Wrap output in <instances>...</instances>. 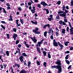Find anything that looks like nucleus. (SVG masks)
<instances>
[{"instance_id":"1","label":"nucleus","mask_w":73,"mask_h":73,"mask_svg":"<svg viewBox=\"0 0 73 73\" xmlns=\"http://www.w3.org/2000/svg\"><path fill=\"white\" fill-rule=\"evenodd\" d=\"M57 61L56 62V64H57V65H58L57 66L62 72V66H61V60L59 59H57Z\"/></svg>"},{"instance_id":"2","label":"nucleus","mask_w":73,"mask_h":73,"mask_svg":"<svg viewBox=\"0 0 73 73\" xmlns=\"http://www.w3.org/2000/svg\"><path fill=\"white\" fill-rule=\"evenodd\" d=\"M35 29H33V33H34L35 34H37V35L40 34V32L38 31H39V29L38 28L36 27Z\"/></svg>"},{"instance_id":"3","label":"nucleus","mask_w":73,"mask_h":73,"mask_svg":"<svg viewBox=\"0 0 73 73\" xmlns=\"http://www.w3.org/2000/svg\"><path fill=\"white\" fill-rule=\"evenodd\" d=\"M69 24V25L70 28V29L69 31H70V35H73V27H72V26L71 25V23L70 22H69L68 23Z\"/></svg>"},{"instance_id":"4","label":"nucleus","mask_w":73,"mask_h":73,"mask_svg":"<svg viewBox=\"0 0 73 73\" xmlns=\"http://www.w3.org/2000/svg\"><path fill=\"white\" fill-rule=\"evenodd\" d=\"M51 68L52 69H53V68H55V69H58V73H60L62 72L61 70L57 66H52Z\"/></svg>"},{"instance_id":"5","label":"nucleus","mask_w":73,"mask_h":73,"mask_svg":"<svg viewBox=\"0 0 73 73\" xmlns=\"http://www.w3.org/2000/svg\"><path fill=\"white\" fill-rule=\"evenodd\" d=\"M19 20H16V23L17 24V27L19 29H20V28L19 27H20V25H21V24H19Z\"/></svg>"},{"instance_id":"6","label":"nucleus","mask_w":73,"mask_h":73,"mask_svg":"<svg viewBox=\"0 0 73 73\" xmlns=\"http://www.w3.org/2000/svg\"><path fill=\"white\" fill-rule=\"evenodd\" d=\"M40 4H41V5H43V6L44 7H45L46 6H48V4L44 1L41 2Z\"/></svg>"},{"instance_id":"7","label":"nucleus","mask_w":73,"mask_h":73,"mask_svg":"<svg viewBox=\"0 0 73 73\" xmlns=\"http://www.w3.org/2000/svg\"><path fill=\"white\" fill-rule=\"evenodd\" d=\"M53 44L54 46H58V44L57 42L56 41V40L53 39Z\"/></svg>"},{"instance_id":"8","label":"nucleus","mask_w":73,"mask_h":73,"mask_svg":"<svg viewBox=\"0 0 73 73\" xmlns=\"http://www.w3.org/2000/svg\"><path fill=\"white\" fill-rule=\"evenodd\" d=\"M18 37V35L16 34H14L13 36V38H14V40H16V38Z\"/></svg>"},{"instance_id":"9","label":"nucleus","mask_w":73,"mask_h":73,"mask_svg":"<svg viewBox=\"0 0 73 73\" xmlns=\"http://www.w3.org/2000/svg\"><path fill=\"white\" fill-rule=\"evenodd\" d=\"M46 27H48L49 28H50V25L49 24H46L44 25V26L43 27V28L45 29L46 28Z\"/></svg>"},{"instance_id":"10","label":"nucleus","mask_w":73,"mask_h":73,"mask_svg":"<svg viewBox=\"0 0 73 73\" xmlns=\"http://www.w3.org/2000/svg\"><path fill=\"white\" fill-rule=\"evenodd\" d=\"M16 66L18 67V68H20V64H17L16 63L15 64H14V66H13V68H15V66L16 67Z\"/></svg>"},{"instance_id":"11","label":"nucleus","mask_w":73,"mask_h":73,"mask_svg":"<svg viewBox=\"0 0 73 73\" xmlns=\"http://www.w3.org/2000/svg\"><path fill=\"white\" fill-rule=\"evenodd\" d=\"M19 59L20 60V61L21 62L24 61V60H23V56H21L19 58Z\"/></svg>"},{"instance_id":"12","label":"nucleus","mask_w":73,"mask_h":73,"mask_svg":"<svg viewBox=\"0 0 73 73\" xmlns=\"http://www.w3.org/2000/svg\"><path fill=\"white\" fill-rule=\"evenodd\" d=\"M66 13H64L63 14H61L60 15V16L63 17H66Z\"/></svg>"},{"instance_id":"13","label":"nucleus","mask_w":73,"mask_h":73,"mask_svg":"<svg viewBox=\"0 0 73 73\" xmlns=\"http://www.w3.org/2000/svg\"><path fill=\"white\" fill-rule=\"evenodd\" d=\"M37 52H38L39 53V54H41V51H40V48L38 47H36Z\"/></svg>"},{"instance_id":"14","label":"nucleus","mask_w":73,"mask_h":73,"mask_svg":"<svg viewBox=\"0 0 73 73\" xmlns=\"http://www.w3.org/2000/svg\"><path fill=\"white\" fill-rule=\"evenodd\" d=\"M44 39H42L41 40V41H40V42H38V45H41V44H42V42L43 41H44Z\"/></svg>"},{"instance_id":"15","label":"nucleus","mask_w":73,"mask_h":73,"mask_svg":"<svg viewBox=\"0 0 73 73\" xmlns=\"http://www.w3.org/2000/svg\"><path fill=\"white\" fill-rule=\"evenodd\" d=\"M31 23L33 24H35V25H37V22L35 21V22H34L33 21H31Z\"/></svg>"},{"instance_id":"16","label":"nucleus","mask_w":73,"mask_h":73,"mask_svg":"<svg viewBox=\"0 0 73 73\" xmlns=\"http://www.w3.org/2000/svg\"><path fill=\"white\" fill-rule=\"evenodd\" d=\"M65 31H66L65 29H62L61 33H63V34H65Z\"/></svg>"},{"instance_id":"17","label":"nucleus","mask_w":73,"mask_h":73,"mask_svg":"<svg viewBox=\"0 0 73 73\" xmlns=\"http://www.w3.org/2000/svg\"><path fill=\"white\" fill-rule=\"evenodd\" d=\"M22 55L23 56H25V57H28V55H27L25 52L22 53Z\"/></svg>"},{"instance_id":"18","label":"nucleus","mask_w":73,"mask_h":73,"mask_svg":"<svg viewBox=\"0 0 73 73\" xmlns=\"http://www.w3.org/2000/svg\"><path fill=\"white\" fill-rule=\"evenodd\" d=\"M2 9H3V12L4 13H5L6 15H7V12L5 10V9L4 8H3Z\"/></svg>"},{"instance_id":"19","label":"nucleus","mask_w":73,"mask_h":73,"mask_svg":"<svg viewBox=\"0 0 73 73\" xmlns=\"http://www.w3.org/2000/svg\"><path fill=\"white\" fill-rule=\"evenodd\" d=\"M48 32L47 31H46L44 33V37H46V36H47V33Z\"/></svg>"},{"instance_id":"20","label":"nucleus","mask_w":73,"mask_h":73,"mask_svg":"<svg viewBox=\"0 0 73 73\" xmlns=\"http://www.w3.org/2000/svg\"><path fill=\"white\" fill-rule=\"evenodd\" d=\"M42 53L44 55V56H46V52L44 51H42Z\"/></svg>"},{"instance_id":"21","label":"nucleus","mask_w":73,"mask_h":73,"mask_svg":"<svg viewBox=\"0 0 73 73\" xmlns=\"http://www.w3.org/2000/svg\"><path fill=\"white\" fill-rule=\"evenodd\" d=\"M17 49L19 51L18 54L19 55H20V54H21V52H20V50L19 48H18V47L17 48Z\"/></svg>"},{"instance_id":"22","label":"nucleus","mask_w":73,"mask_h":73,"mask_svg":"<svg viewBox=\"0 0 73 73\" xmlns=\"http://www.w3.org/2000/svg\"><path fill=\"white\" fill-rule=\"evenodd\" d=\"M65 61H66V64H68V65H69L70 64V62H69V60H66Z\"/></svg>"},{"instance_id":"23","label":"nucleus","mask_w":73,"mask_h":73,"mask_svg":"<svg viewBox=\"0 0 73 73\" xmlns=\"http://www.w3.org/2000/svg\"><path fill=\"white\" fill-rule=\"evenodd\" d=\"M6 53L7 56H9V51H6Z\"/></svg>"},{"instance_id":"24","label":"nucleus","mask_w":73,"mask_h":73,"mask_svg":"<svg viewBox=\"0 0 73 73\" xmlns=\"http://www.w3.org/2000/svg\"><path fill=\"white\" fill-rule=\"evenodd\" d=\"M31 62L29 61L28 62V64L27 65V66L28 67H30V66H31Z\"/></svg>"},{"instance_id":"25","label":"nucleus","mask_w":73,"mask_h":73,"mask_svg":"<svg viewBox=\"0 0 73 73\" xmlns=\"http://www.w3.org/2000/svg\"><path fill=\"white\" fill-rule=\"evenodd\" d=\"M35 10H33V9H31V11L32 12V13H35Z\"/></svg>"},{"instance_id":"26","label":"nucleus","mask_w":73,"mask_h":73,"mask_svg":"<svg viewBox=\"0 0 73 73\" xmlns=\"http://www.w3.org/2000/svg\"><path fill=\"white\" fill-rule=\"evenodd\" d=\"M18 9V10L20 12H21V11H23V9H21V7H19Z\"/></svg>"},{"instance_id":"27","label":"nucleus","mask_w":73,"mask_h":73,"mask_svg":"<svg viewBox=\"0 0 73 73\" xmlns=\"http://www.w3.org/2000/svg\"><path fill=\"white\" fill-rule=\"evenodd\" d=\"M20 21H21V23L23 25L24 24V21H23V20L22 19H20Z\"/></svg>"},{"instance_id":"28","label":"nucleus","mask_w":73,"mask_h":73,"mask_svg":"<svg viewBox=\"0 0 73 73\" xmlns=\"http://www.w3.org/2000/svg\"><path fill=\"white\" fill-rule=\"evenodd\" d=\"M46 14H48L49 13V9H46Z\"/></svg>"},{"instance_id":"29","label":"nucleus","mask_w":73,"mask_h":73,"mask_svg":"<svg viewBox=\"0 0 73 73\" xmlns=\"http://www.w3.org/2000/svg\"><path fill=\"white\" fill-rule=\"evenodd\" d=\"M11 70V73H14V71H13V68H12V67H11L10 68Z\"/></svg>"},{"instance_id":"30","label":"nucleus","mask_w":73,"mask_h":73,"mask_svg":"<svg viewBox=\"0 0 73 73\" xmlns=\"http://www.w3.org/2000/svg\"><path fill=\"white\" fill-rule=\"evenodd\" d=\"M37 7L39 8H41V5H40V4H39L38 5H37Z\"/></svg>"},{"instance_id":"31","label":"nucleus","mask_w":73,"mask_h":73,"mask_svg":"<svg viewBox=\"0 0 73 73\" xmlns=\"http://www.w3.org/2000/svg\"><path fill=\"white\" fill-rule=\"evenodd\" d=\"M1 27H2V28L4 30H5V27H4L3 25H1Z\"/></svg>"},{"instance_id":"32","label":"nucleus","mask_w":73,"mask_h":73,"mask_svg":"<svg viewBox=\"0 0 73 73\" xmlns=\"http://www.w3.org/2000/svg\"><path fill=\"white\" fill-rule=\"evenodd\" d=\"M58 14H60V13H64V11H59L58 12Z\"/></svg>"},{"instance_id":"33","label":"nucleus","mask_w":73,"mask_h":73,"mask_svg":"<svg viewBox=\"0 0 73 73\" xmlns=\"http://www.w3.org/2000/svg\"><path fill=\"white\" fill-rule=\"evenodd\" d=\"M19 40H17L16 41V42H15V44L16 45H17L19 43Z\"/></svg>"},{"instance_id":"34","label":"nucleus","mask_w":73,"mask_h":73,"mask_svg":"<svg viewBox=\"0 0 73 73\" xmlns=\"http://www.w3.org/2000/svg\"><path fill=\"white\" fill-rule=\"evenodd\" d=\"M46 62H44L43 65L44 66L45 68H46Z\"/></svg>"},{"instance_id":"35","label":"nucleus","mask_w":73,"mask_h":73,"mask_svg":"<svg viewBox=\"0 0 73 73\" xmlns=\"http://www.w3.org/2000/svg\"><path fill=\"white\" fill-rule=\"evenodd\" d=\"M69 56V55L67 54V56H66V57L65 58L66 60H68V58H69V57H68V56Z\"/></svg>"},{"instance_id":"36","label":"nucleus","mask_w":73,"mask_h":73,"mask_svg":"<svg viewBox=\"0 0 73 73\" xmlns=\"http://www.w3.org/2000/svg\"><path fill=\"white\" fill-rule=\"evenodd\" d=\"M57 4L58 5H60V4H61V1H58L57 2Z\"/></svg>"},{"instance_id":"37","label":"nucleus","mask_w":73,"mask_h":73,"mask_svg":"<svg viewBox=\"0 0 73 73\" xmlns=\"http://www.w3.org/2000/svg\"><path fill=\"white\" fill-rule=\"evenodd\" d=\"M13 30L14 32H16V31H17V30L16 29V28H14L13 29Z\"/></svg>"},{"instance_id":"38","label":"nucleus","mask_w":73,"mask_h":73,"mask_svg":"<svg viewBox=\"0 0 73 73\" xmlns=\"http://www.w3.org/2000/svg\"><path fill=\"white\" fill-rule=\"evenodd\" d=\"M36 63L38 65H40V62L38 61H36Z\"/></svg>"},{"instance_id":"39","label":"nucleus","mask_w":73,"mask_h":73,"mask_svg":"<svg viewBox=\"0 0 73 73\" xmlns=\"http://www.w3.org/2000/svg\"><path fill=\"white\" fill-rule=\"evenodd\" d=\"M52 28H50V29L49 30V32H48V33H51V32L52 31Z\"/></svg>"},{"instance_id":"40","label":"nucleus","mask_w":73,"mask_h":73,"mask_svg":"<svg viewBox=\"0 0 73 73\" xmlns=\"http://www.w3.org/2000/svg\"><path fill=\"white\" fill-rule=\"evenodd\" d=\"M71 7H73V0H72L71 1Z\"/></svg>"},{"instance_id":"41","label":"nucleus","mask_w":73,"mask_h":73,"mask_svg":"<svg viewBox=\"0 0 73 73\" xmlns=\"http://www.w3.org/2000/svg\"><path fill=\"white\" fill-rule=\"evenodd\" d=\"M48 57L49 58H51V55L50 54H48Z\"/></svg>"},{"instance_id":"42","label":"nucleus","mask_w":73,"mask_h":73,"mask_svg":"<svg viewBox=\"0 0 73 73\" xmlns=\"http://www.w3.org/2000/svg\"><path fill=\"white\" fill-rule=\"evenodd\" d=\"M6 35L7 36V38H9V36H10V35L7 33L6 34Z\"/></svg>"},{"instance_id":"43","label":"nucleus","mask_w":73,"mask_h":73,"mask_svg":"<svg viewBox=\"0 0 73 73\" xmlns=\"http://www.w3.org/2000/svg\"><path fill=\"white\" fill-rule=\"evenodd\" d=\"M63 22H62V21L60 20V21H59V24H60V25H61L62 24V23Z\"/></svg>"},{"instance_id":"44","label":"nucleus","mask_w":73,"mask_h":73,"mask_svg":"<svg viewBox=\"0 0 73 73\" xmlns=\"http://www.w3.org/2000/svg\"><path fill=\"white\" fill-rule=\"evenodd\" d=\"M0 52L1 54H3V48H2L1 49V51H0Z\"/></svg>"},{"instance_id":"45","label":"nucleus","mask_w":73,"mask_h":73,"mask_svg":"<svg viewBox=\"0 0 73 73\" xmlns=\"http://www.w3.org/2000/svg\"><path fill=\"white\" fill-rule=\"evenodd\" d=\"M10 18L11 19V20L12 21H13V19H12V15L11 14V15L9 16Z\"/></svg>"},{"instance_id":"46","label":"nucleus","mask_w":73,"mask_h":73,"mask_svg":"<svg viewBox=\"0 0 73 73\" xmlns=\"http://www.w3.org/2000/svg\"><path fill=\"white\" fill-rule=\"evenodd\" d=\"M70 53V51H67L65 52V54H69Z\"/></svg>"},{"instance_id":"47","label":"nucleus","mask_w":73,"mask_h":73,"mask_svg":"<svg viewBox=\"0 0 73 73\" xmlns=\"http://www.w3.org/2000/svg\"><path fill=\"white\" fill-rule=\"evenodd\" d=\"M28 5L29 6H31V5H32V3L31 2H28Z\"/></svg>"},{"instance_id":"48","label":"nucleus","mask_w":73,"mask_h":73,"mask_svg":"<svg viewBox=\"0 0 73 73\" xmlns=\"http://www.w3.org/2000/svg\"><path fill=\"white\" fill-rule=\"evenodd\" d=\"M55 33L56 34V36H58L59 35V33H58V32H56Z\"/></svg>"},{"instance_id":"49","label":"nucleus","mask_w":73,"mask_h":73,"mask_svg":"<svg viewBox=\"0 0 73 73\" xmlns=\"http://www.w3.org/2000/svg\"><path fill=\"white\" fill-rule=\"evenodd\" d=\"M1 23H2V24H7V23H6L5 21H1Z\"/></svg>"},{"instance_id":"50","label":"nucleus","mask_w":73,"mask_h":73,"mask_svg":"<svg viewBox=\"0 0 73 73\" xmlns=\"http://www.w3.org/2000/svg\"><path fill=\"white\" fill-rule=\"evenodd\" d=\"M33 41L35 43H36V42H37V39H35V40H33Z\"/></svg>"},{"instance_id":"51","label":"nucleus","mask_w":73,"mask_h":73,"mask_svg":"<svg viewBox=\"0 0 73 73\" xmlns=\"http://www.w3.org/2000/svg\"><path fill=\"white\" fill-rule=\"evenodd\" d=\"M45 44H46V45H47L48 42H44L43 43V45H45Z\"/></svg>"},{"instance_id":"52","label":"nucleus","mask_w":73,"mask_h":73,"mask_svg":"<svg viewBox=\"0 0 73 73\" xmlns=\"http://www.w3.org/2000/svg\"><path fill=\"white\" fill-rule=\"evenodd\" d=\"M2 8L0 7V14H1V13L2 12Z\"/></svg>"},{"instance_id":"53","label":"nucleus","mask_w":73,"mask_h":73,"mask_svg":"<svg viewBox=\"0 0 73 73\" xmlns=\"http://www.w3.org/2000/svg\"><path fill=\"white\" fill-rule=\"evenodd\" d=\"M3 66H4V69H6V66H7V64H3Z\"/></svg>"},{"instance_id":"54","label":"nucleus","mask_w":73,"mask_h":73,"mask_svg":"<svg viewBox=\"0 0 73 73\" xmlns=\"http://www.w3.org/2000/svg\"><path fill=\"white\" fill-rule=\"evenodd\" d=\"M24 64L25 66H27V64L26 63V62L25 61H24Z\"/></svg>"},{"instance_id":"55","label":"nucleus","mask_w":73,"mask_h":73,"mask_svg":"<svg viewBox=\"0 0 73 73\" xmlns=\"http://www.w3.org/2000/svg\"><path fill=\"white\" fill-rule=\"evenodd\" d=\"M50 38L52 40H53V36H52V35H51L50 36Z\"/></svg>"},{"instance_id":"56","label":"nucleus","mask_w":73,"mask_h":73,"mask_svg":"<svg viewBox=\"0 0 73 73\" xmlns=\"http://www.w3.org/2000/svg\"><path fill=\"white\" fill-rule=\"evenodd\" d=\"M52 18H48V20H49V21H51V20H52Z\"/></svg>"},{"instance_id":"57","label":"nucleus","mask_w":73,"mask_h":73,"mask_svg":"<svg viewBox=\"0 0 73 73\" xmlns=\"http://www.w3.org/2000/svg\"><path fill=\"white\" fill-rule=\"evenodd\" d=\"M68 12H69V11L66 10V9L65 11V12H64V13H68Z\"/></svg>"},{"instance_id":"58","label":"nucleus","mask_w":73,"mask_h":73,"mask_svg":"<svg viewBox=\"0 0 73 73\" xmlns=\"http://www.w3.org/2000/svg\"><path fill=\"white\" fill-rule=\"evenodd\" d=\"M69 28L68 27H67L66 28V31L67 32L69 31Z\"/></svg>"},{"instance_id":"59","label":"nucleus","mask_w":73,"mask_h":73,"mask_svg":"<svg viewBox=\"0 0 73 73\" xmlns=\"http://www.w3.org/2000/svg\"><path fill=\"white\" fill-rule=\"evenodd\" d=\"M64 21L65 23H67L68 22V20L66 19H64Z\"/></svg>"},{"instance_id":"60","label":"nucleus","mask_w":73,"mask_h":73,"mask_svg":"<svg viewBox=\"0 0 73 73\" xmlns=\"http://www.w3.org/2000/svg\"><path fill=\"white\" fill-rule=\"evenodd\" d=\"M56 19H60V17H59V16H57L56 17Z\"/></svg>"},{"instance_id":"61","label":"nucleus","mask_w":73,"mask_h":73,"mask_svg":"<svg viewBox=\"0 0 73 73\" xmlns=\"http://www.w3.org/2000/svg\"><path fill=\"white\" fill-rule=\"evenodd\" d=\"M18 47H19V48H21V44H19L18 45Z\"/></svg>"},{"instance_id":"62","label":"nucleus","mask_w":73,"mask_h":73,"mask_svg":"<svg viewBox=\"0 0 73 73\" xmlns=\"http://www.w3.org/2000/svg\"><path fill=\"white\" fill-rule=\"evenodd\" d=\"M35 3H38V0H35L34 1Z\"/></svg>"},{"instance_id":"63","label":"nucleus","mask_w":73,"mask_h":73,"mask_svg":"<svg viewBox=\"0 0 73 73\" xmlns=\"http://www.w3.org/2000/svg\"><path fill=\"white\" fill-rule=\"evenodd\" d=\"M70 50H73V47H71L70 48Z\"/></svg>"},{"instance_id":"64","label":"nucleus","mask_w":73,"mask_h":73,"mask_svg":"<svg viewBox=\"0 0 73 73\" xmlns=\"http://www.w3.org/2000/svg\"><path fill=\"white\" fill-rule=\"evenodd\" d=\"M7 9H8H8H11V7H9V6H8L7 7Z\"/></svg>"}]
</instances>
